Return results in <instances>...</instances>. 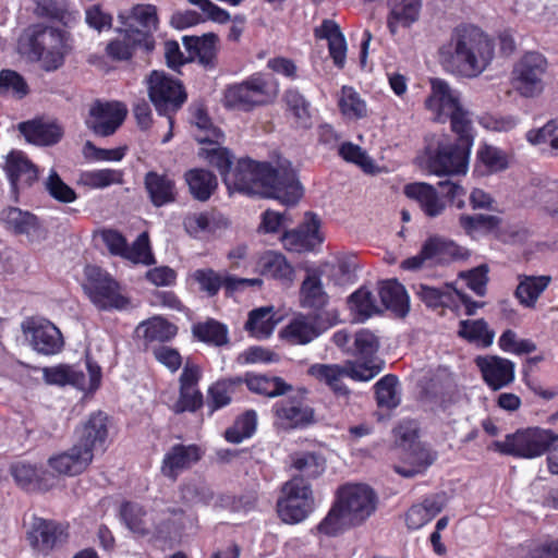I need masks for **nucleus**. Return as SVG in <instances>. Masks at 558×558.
Segmentation results:
<instances>
[{"label": "nucleus", "mask_w": 558, "mask_h": 558, "mask_svg": "<svg viewBox=\"0 0 558 558\" xmlns=\"http://www.w3.org/2000/svg\"><path fill=\"white\" fill-rule=\"evenodd\" d=\"M471 147L462 144L440 145L429 157L428 167L432 173L441 175H465L469 169Z\"/></svg>", "instance_id": "nucleus-16"}, {"label": "nucleus", "mask_w": 558, "mask_h": 558, "mask_svg": "<svg viewBox=\"0 0 558 558\" xmlns=\"http://www.w3.org/2000/svg\"><path fill=\"white\" fill-rule=\"evenodd\" d=\"M257 266L265 277L282 281L293 279V268L281 253L275 251L263 253L258 258Z\"/></svg>", "instance_id": "nucleus-42"}, {"label": "nucleus", "mask_w": 558, "mask_h": 558, "mask_svg": "<svg viewBox=\"0 0 558 558\" xmlns=\"http://www.w3.org/2000/svg\"><path fill=\"white\" fill-rule=\"evenodd\" d=\"M256 424V413L254 411H247L236 418L232 427L226 430V439L229 442L240 444L254 434Z\"/></svg>", "instance_id": "nucleus-64"}, {"label": "nucleus", "mask_w": 558, "mask_h": 558, "mask_svg": "<svg viewBox=\"0 0 558 558\" xmlns=\"http://www.w3.org/2000/svg\"><path fill=\"white\" fill-rule=\"evenodd\" d=\"M36 15L58 21L65 26L75 24L81 15L64 0H36Z\"/></svg>", "instance_id": "nucleus-38"}, {"label": "nucleus", "mask_w": 558, "mask_h": 558, "mask_svg": "<svg viewBox=\"0 0 558 558\" xmlns=\"http://www.w3.org/2000/svg\"><path fill=\"white\" fill-rule=\"evenodd\" d=\"M459 333L469 341L483 348L489 347L495 336L483 319L461 322Z\"/></svg>", "instance_id": "nucleus-62"}, {"label": "nucleus", "mask_w": 558, "mask_h": 558, "mask_svg": "<svg viewBox=\"0 0 558 558\" xmlns=\"http://www.w3.org/2000/svg\"><path fill=\"white\" fill-rule=\"evenodd\" d=\"M281 241L288 251L300 253L313 250L323 241L319 220L315 215L306 214L304 222L298 229L284 232Z\"/></svg>", "instance_id": "nucleus-23"}, {"label": "nucleus", "mask_w": 558, "mask_h": 558, "mask_svg": "<svg viewBox=\"0 0 558 558\" xmlns=\"http://www.w3.org/2000/svg\"><path fill=\"white\" fill-rule=\"evenodd\" d=\"M550 281L549 276H525L517 287L515 296L522 305L533 307Z\"/></svg>", "instance_id": "nucleus-51"}, {"label": "nucleus", "mask_w": 558, "mask_h": 558, "mask_svg": "<svg viewBox=\"0 0 558 558\" xmlns=\"http://www.w3.org/2000/svg\"><path fill=\"white\" fill-rule=\"evenodd\" d=\"M85 291L92 303L101 311L124 310L129 299L122 293L120 284L97 266L85 269Z\"/></svg>", "instance_id": "nucleus-8"}, {"label": "nucleus", "mask_w": 558, "mask_h": 558, "mask_svg": "<svg viewBox=\"0 0 558 558\" xmlns=\"http://www.w3.org/2000/svg\"><path fill=\"white\" fill-rule=\"evenodd\" d=\"M376 400L380 408L393 409L399 405L400 388L398 378L393 375H386L374 386Z\"/></svg>", "instance_id": "nucleus-60"}, {"label": "nucleus", "mask_w": 558, "mask_h": 558, "mask_svg": "<svg viewBox=\"0 0 558 558\" xmlns=\"http://www.w3.org/2000/svg\"><path fill=\"white\" fill-rule=\"evenodd\" d=\"M387 27L391 35L409 28L420 20L422 0H387Z\"/></svg>", "instance_id": "nucleus-29"}, {"label": "nucleus", "mask_w": 558, "mask_h": 558, "mask_svg": "<svg viewBox=\"0 0 558 558\" xmlns=\"http://www.w3.org/2000/svg\"><path fill=\"white\" fill-rule=\"evenodd\" d=\"M350 525H359L376 510L377 497L365 484H347L339 488L337 501Z\"/></svg>", "instance_id": "nucleus-9"}, {"label": "nucleus", "mask_w": 558, "mask_h": 558, "mask_svg": "<svg viewBox=\"0 0 558 558\" xmlns=\"http://www.w3.org/2000/svg\"><path fill=\"white\" fill-rule=\"evenodd\" d=\"M557 440L554 432L533 427L507 435L504 440L495 441L494 448L505 454L533 459L548 451Z\"/></svg>", "instance_id": "nucleus-7"}, {"label": "nucleus", "mask_w": 558, "mask_h": 558, "mask_svg": "<svg viewBox=\"0 0 558 558\" xmlns=\"http://www.w3.org/2000/svg\"><path fill=\"white\" fill-rule=\"evenodd\" d=\"M278 323L272 306H264L250 312L245 329L256 339H267Z\"/></svg>", "instance_id": "nucleus-41"}, {"label": "nucleus", "mask_w": 558, "mask_h": 558, "mask_svg": "<svg viewBox=\"0 0 558 558\" xmlns=\"http://www.w3.org/2000/svg\"><path fill=\"white\" fill-rule=\"evenodd\" d=\"M108 438V416L102 412H95L82 425L78 432V444L84 449L94 451L102 449Z\"/></svg>", "instance_id": "nucleus-31"}, {"label": "nucleus", "mask_w": 558, "mask_h": 558, "mask_svg": "<svg viewBox=\"0 0 558 558\" xmlns=\"http://www.w3.org/2000/svg\"><path fill=\"white\" fill-rule=\"evenodd\" d=\"M448 120L451 122V130L458 135V143L472 148L474 132L471 113L461 104Z\"/></svg>", "instance_id": "nucleus-61"}, {"label": "nucleus", "mask_w": 558, "mask_h": 558, "mask_svg": "<svg viewBox=\"0 0 558 558\" xmlns=\"http://www.w3.org/2000/svg\"><path fill=\"white\" fill-rule=\"evenodd\" d=\"M436 457L424 445H414L412 449L402 451L401 459L393 469L403 477L423 474L435 461Z\"/></svg>", "instance_id": "nucleus-32"}, {"label": "nucleus", "mask_w": 558, "mask_h": 558, "mask_svg": "<svg viewBox=\"0 0 558 558\" xmlns=\"http://www.w3.org/2000/svg\"><path fill=\"white\" fill-rule=\"evenodd\" d=\"M445 495L426 497L422 502L413 505L405 513V523L411 530H418L433 520L445 507Z\"/></svg>", "instance_id": "nucleus-35"}, {"label": "nucleus", "mask_w": 558, "mask_h": 558, "mask_svg": "<svg viewBox=\"0 0 558 558\" xmlns=\"http://www.w3.org/2000/svg\"><path fill=\"white\" fill-rule=\"evenodd\" d=\"M547 70L546 57L536 51H529L514 63L511 86L521 97L537 98L545 90Z\"/></svg>", "instance_id": "nucleus-6"}, {"label": "nucleus", "mask_w": 558, "mask_h": 558, "mask_svg": "<svg viewBox=\"0 0 558 558\" xmlns=\"http://www.w3.org/2000/svg\"><path fill=\"white\" fill-rule=\"evenodd\" d=\"M189 2L198 7L202 14L192 10L174 13L171 17V24L175 28H186L206 20L221 24L227 23L230 20L228 11L221 9L210 0H189Z\"/></svg>", "instance_id": "nucleus-24"}, {"label": "nucleus", "mask_w": 558, "mask_h": 558, "mask_svg": "<svg viewBox=\"0 0 558 558\" xmlns=\"http://www.w3.org/2000/svg\"><path fill=\"white\" fill-rule=\"evenodd\" d=\"M308 374L317 380L328 385L336 393L345 395L348 389L342 383L345 376L344 364H314L308 368Z\"/></svg>", "instance_id": "nucleus-52"}, {"label": "nucleus", "mask_w": 558, "mask_h": 558, "mask_svg": "<svg viewBox=\"0 0 558 558\" xmlns=\"http://www.w3.org/2000/svg\"><path fill=\"white\" fill-rule=\"evenodd\" d=\"M315 509L312 486L299 476L286 482L277 501V512L282 522L298 524L303 522Z\"/></svg>", "instance_id": "nucleus-5"}, {"label": "nucleus", "mask_w": 558, "mask_h": 558, "mask_svg": "<svg viewBox=\"0 0 558 558\" xmlns=\"http://www.w3.org/2000/svg\"><path fill=\"white\" fill-rule=\"evenodd\" d=\"M4 170L15 194L38 180L37 167L20 150H13L7 156Z\"/></svg>", "instance_id": "nucleus-25"}, {"label": "nucleus", "mask_w": 558, "mask_h": 558, "mask_svg": "<svg viewBox=\"0 0 558 558\" xmlns=\"http://www.w3.org/2000/svg\"><path fill=\"white\" fill-rule=\"evenodd\" d=\"M19 130L28 143L38 146L53 145L63 135V131L58 124L38 121L22 122Z\"/></svg>", "instance_id": "nucleus-37"}, {"label": "nucleus", "mask_w": 558, "mask_h": 558, "mask_svg": "<svg viewBox=\"0 0 558 558\" xmlns=\"http://www.w3.org/2000/svg\"><path fill=\"white\" fill-rule=\"evenodd\" d=\"M144 186L148 198L156 207L177 201L178 190L174 179L166 172L148 171L144 178Z\"/></svg>", "instance_id": "nucleus-30"}, {"label": "nucleus", "mask_w": 558, "mask_h": 558, "mask_svg": "<svg viewBox=\"0 0 558 558\" xmlns=\"http://www.w3.org/2000/svg\"><path fill=\"white\" fill-rule=\"evenodd\" d=\"M122 182L123 172L117 169L86 170L78 177V183L89 189H106Z\"/></svg>", "instance_id": "nucleus-56"}, {"label": "nucleus", "mask_w": 558, "mask_h": 558, "mask_svg": "<svg viewBox=\"0 0 558 558\" xmlns=\"http://www.w3.org/2000/svg\"><path fill=\"white\" fill-rule=\"evenodd\" d=\"M404 194L415 201L422 211L429 218L440 216L446 209L445 201L436 189L427 183H411L404 186Z\"/></svg>", "instance_id": "nucleus-33"}, {"label": "nucleus", "mask_w": 558, "mask_h": 558, "mask_svg": "<svg viewBox=\"0 0 558 558\" xmlns=\"http://www.w3.org/2000/svg\"><path fill=\"white\" fill-rule=\"evenodd\" d=\"M218 38L215 34H206L203 37L185 39V47L189 50L191 61H198L201 64L210 65L216 57V45Z\"/></svg>", "instance_id": "nucleus-49"}, {"label": "nucleus", "mask_w": 558, "mask_h": 558, "mask_svg": "<svg viewBox=\"0 0 558 558\" xmlns=\"http://www.w3.org/2000/svg\"><path fill=\"white\" fill-rule=\"evenodd\" d=\"M202 454L201 448L196 445H174L165 453L160 472L165 477L175 481L182 472L198 462Z\"/></svg>", "instance_id": "nucleus-20"}, {"label": "nucleus", "mask_w": 558, "mask_h": 558, "mask_svg": "<svg viewBox=\"0 0 558 558\" xmlns=\"http://www.w3.org/2000/svg\"><path fill=\"white\" fill-rule=\"evenodd\" d=\"M10 473L15 483L24 489H47L48 485L44 483L41 472L28 462L19 461L11 465Z\"/></svg>", "instance_id": "nucleus-55"}, {"label": "nucleus", "mask_w": 558, "mask_h": 558, "mask_svg": "<svg viewBox=\"0 0 558 558\" xmlns=\"http://www.w3.org/2000/svg\"><path fill=\"white\" fill-rule=\"evenodd\" d=\"M137 48L151 50L154 48L153 37L148 36L147 32L122 26L118 29V37L108 43L106 52L114 60H128Z\"/></svg>", "instance_id": "nucleus-19"}, {"label": "nucleus", "mask_w": 558, "mask_h": 558, "mask_svg": "<svg viewBox=\"0 0 558 558\" xmlns=\"http://www.w3.org/2000/svg\"><path fill=\"white\" fill-rule=\"evenodd\" d=\"M338 105L341 113L349 119H361L367 113L366 102L361 95L350 86H343L339 95Z\"/></svg>", "instance_id": "nucleus-59"}, {"label": "nucleus", "mask_w": 558, "mask_h": 558, "mask_svg": "<svg viewBox=\"0 0 558 558\" xmlns=\"http://www.w3.org/2000/svg\"><path fill=\"white\" fill-rule=\"evenodd\" d=\"M348 305L357 322H365L380 313L375 295L365 287L360 288L350 295Z\"/></svg>", "instance_id": "nucleus-48"}, {"label": "nucleus", "mask_w": 558, "mask_h": 558, "mask_svg": "<svg viewBox=\"0 0 558 558\" xmlns=\"http://www.w3.org/2000/svg\"><path fill=\"white\" fill-rule=\"evenodd\" d=\"M147 341H168L177 335V327L161 317L141 323L136 329Z\"/></svg>", "instance_id": "nucleus-58"}, {"label": "nucleus", "mask_w": 558, "mask_h": 558, "mask_svg": "<svg viewBox=\"0 0 558 558\" xmlns=\"http://www.w3.org/2000/svg\"><path fill=\"white\" fill-rule=\"evenodd\" d=\"M87 374L74 366L59 365L43 368V376L50 385H72L85 392L96 391L101 381V368L96 363L87 360Z\"/></svg>", "instance_id": "nucleus-12"}, {"label": "nucleus", "mask_w": 558, "mask_h": 558, "mask_svg": "<svg viewBox=\"0 0 558 558\" xmlns=\"http://www.w3.org/2000/svg\"><path fill=\"white\" fill-rule=\"evenodd\" d=\"M413 290L416 296L428 307H458L461 304L468 315H473L483 305L482 303L472 302L459 287L452 283L435 287L418 282L413 286Z\"/></svg>", "instance_id": "nucleus-13"}, {"label": "nucleus", "mask_w": 558, "mask_h": 558, "mask_svg": "<svg viewBox=\"0 0 558 558\" xmlns=\"http://www.w3.org/2000/svg\"><path fill=\"white\" fill-rule=\"evenodd\" d=\"M226 185L230 191L276 198L286 205L296 204L303 195L295 171L288 161L274 169L265 162L240 159L232 172L226 174Z\"/></svg>", "instance_id": "nucleus-1"}, {"label": "nucleus", "mask_w": 558, "mask_h": 558, "mask_svg": "<svg viewBox=\"0 0 558 558\" xmlns=\"http://www.w3.org/2000/svg\"><path fill=\"white\" fill-rule=\"evenodd\" d=\"M221 141L222 140H217L216 142L204 143V146L198 151V156L209 165L216 167L226 182V174L233 170L231 169L232 156L227 148L220 145Z\"/></svg>", "instance_id": "nucleus-53"}, {"label": "nucleus", "mask_w": 558, "mask_h": 558, "mask_svg": "<svg viewBox=\"0 0 558 558\" xmlns=\"http://www.w3.org/2000/svg\"><path fill=\"white\" fill-rule=\"evenodd\" d=\"M21 53L38 61L45 71L59 69L71 50L69 33L44 25L27 27L19 40Z\"/></svg>", "instance_id": "nucleus-3"}, {"label": "nucleus", "mask_w": 558, "mask_h": 558, "mask_svg": "<svg viewBox=\"0 0 558 558\" xmlns=\"http://www.w3.org/2000/svg\"><path fill=\"white\" fill-rule=\"evenodd\" d=\"M128 113L126 107L119 101H96L90 106L87 126L94 133L108 136L123 123Z\"/></svg>", "instance_id": "nucleus-17"}, {"label": "nucleus", "mask_w": 558, "mask_h": 558, "mask_svg": "<svg viewBox=\"0 0 558 558\" xmlns=\"http://www.w3.org/2000/svg\"><path fill=\"white\" fill-rule=\"evenodd\" d=\"M244 381L247 388L255 393L269 398L282 396L292 391V386L280 377H268L265 375L246 374Z\"/></svg>", "instance_id": "nucleus-46"}, {"label": "nucleus", "mask_w": 558, "mask_h": 558, "mask_svg": "<svg viewBox=\"0 0 558 558\" xmlns=\"http://www.w3.org/2000/svg\"><path fill=\"white\" fill-rule=\"evenodd\" d=\"M181 499L189 505H207L211 501L214 493L202 480H191L180 488Z\"/></svg>", "instance_id": "nucleus-63"}, {"label": "nucleus", "mask_w": 558, "mask_h": 558, "mask_svg": "<svg viewBox=\"0 0 558 558\" xmlns=\"http://www.w3.org/2000/svg\"><path fill=\"white\" fill-rule=\"evenodd\" d=\"M508 167V159L499 148L484 144L480 146L476 154L475 172L478 175H488L505 170Z\"/></svg>", "instance_id": "nucleus-45"}, {"label": "nucleus", "mask_w": 558, "mask_h": 558, "mask_svg": "<svg viewBox=\"0 0 558 558\" xmlns=\"http://www.w3.org/2000/svg\"><path fill=\"white\" fill-rule=\"evenodd\" d=\"M191 124L193 135L199 144L223 140L221 131L213 124L207 112L199 105L191 107Z\"/></svg>", "instance_id": "nucleus-47"}, {"label": "nucleus", "mask_w": 558, "mask_h": 558, "mask_svg": "<svg viewBox=\"0 0 558 558\" xmlns=\"http://www.w3.org/2000/svg\"><path fill=\"white\" fill-rule=\"evenodd\" d=\"M156 507L146 512L140 505L125 502L121 506L120 515L130 531L140 535L161 534L169 531V526L157 524Z\"/></svg>", "instance_id": "nucleus-22"}, {"label": "nucleus", "mask_w": 558, "mask_h": 558, "mask_svg": "<svg viewBox=\"0 0 558 558\" xmlns=\"http://www.w3.org/2000/svg\"><path fill=\"white\" fill-rule=\"evenodd\" d=\"M475 364L484 381L493 390L507 387L514 380V363L508 359L496 355L477 356Z\"/></svg>", "instance_id": "nucleus-21"}, {"label": "nucleus", "mask_w": 558, "mask_h": 558, "mask_svg": "<svg viewBox=\"0 0 558 558\" xmlns=\"http://www.w3.org/2000/svg\"><path fill=\"white\" fill-rule=\"evenodd\" d=\"M291 469L304 480L320 476L326 469V460L319 453L313 451H299L290 456Z\"/></svg>", "instance_id": "nucleus-43"}, {"label": "nucleus", "mask_w": 558, "mask_h": 558, "mask_svg": "<svg viewBox=\"0 0 558 558\" xmlns=\"http://www.w3.org/2000/svg\"><path fill=\"white\" fill-rule=\"evenodd\" d=\"M94 454L75 444L69 450L51 456L48 466L59 475L74 476L84 472L92 463Z\"/></svg>", "instance_id": "nucleus-26"}, {"label": "nucleus", "mask_w": 558, "mask_h": 558, "mask_svg": "<svg viewBox=\"0 0 558 558\" xmlns=\"http://www.w3.org/2000/svg\"><path fill=\"white\" fill-rule=\"evenodd\" d=\"M383 305L399 316L409 312V296L404 287L397 280L384 281L379 289Z\"/></svg>", "instance_id": "nucleus-44"}, {"label": "nucleus", "mask_w": 558, "mask_h": 558, "mask_svg": "<svg viewBox=\"0 0 558 558\" xmlns=\"http://www.w3.org/2000/svg\"><path fill=\"white\" fill-rule=\"evenodd\" d=\"M315 36L328 41L329 54L338 68H343L347 59V41L338 24L325 20L315 28Z\"/></svg>", "instance_id": "nucleus-36"}, {"label": "nucleus", "mask_w": 558, "mask_h": 558, "mask_svg": "<svg viewBox=\"0 0 558 558\" xmlns=\"http://www.w3.org/2000/svg\"><path fill=\"white\" fill-rule=\"evenodd\" d=\"M493 41L472 25L456 27L447 43L439 47L441 64L450 72L466 78L480 76L492 63Z\"/></svg>", "instance_id": "nucleus-2"}, {"label": "nucleus", "mask_w": 558, "mask_h": 558, "mask_svg": "<svg viewBox=\"0 0 558 558\" xmlns=\"http://www.w3.org/2000/svg\"><path fill=\"white\" fill-rule=\"evenodd\" d=\"M149 98L157 111L168 117L170 129L173 119L169 114L177 111L186 100V94L179 81L168 76L165 72L154 71L147 80Z\"/></svg>", "instance_id": "nucleus-10"}, {"label": "nucleus", "mask_w": 558, "mask_h": 558, "mask_svg": "<svg viewBox=\"0 0 558 558\" xmlns=\"http://www.w3.org/2000/svg\"><path fill=\"white\" fill-rule=\"evenodd\" d=\"M384 367L378 357L361 359L344 362L345 376L355 381H369L376 377Z\"/></svg>", "instance_id": "nucleus-54"}, {"label": "nucleus", "mask_w": 558, "mask_h": 558, "mask_svg": "<svg viewBox=\"0 0 558 558\" xmlns=\"http://www.w3.org/2000/svg\"><path fill=\"white\" fill-rule=\"evenodd\" d=\"M316 314H299L280 331V337L294 345H304L316 339L323 328Z\"/></svg>", "instance_id": "nucleus-27"}, {"label": "nucleus", "mask_w": 558, "mask_h": 558, "mask_svg": "<svg viewBox=\"0 0 558 558\" xmlns=\"http://www.w3.org/2000/svg\"><path fill=\"white\" fill-rule=\"evenodd\" d=\"M465 252L453 241L439 235L429 236L422 245L421 251L401 264L407 270H418L425 265L449 263L465 257Z\"/></svg>", "instance_id": "nucleus-11"}, {"label": "nucleus", "mask_w": 558, "mask_h": 558, "mask_svg": "<svg viewBox=\"0 0 558 558\" xmlns=\"http://www.w3.org/2000/svg\"><path fill=\"white\" fill-rule=\"evenodd\" d=\"M184 181L193 198L206 202L210 198L218 182L216 175L202 168H194L184 173Z\"/></svg>", "instance_id": "nucleus-39"}, {"label": "nucleus", "mask_w": 558, "mask_h": 558, "mask_svg": "<svg viewBox=\"0 0 558 558\" xmlns=\"http://www.w3.org/2000/svg\"><path fill=\"white\" fill-rule=\"evenodd\" d=\"M291 395L275 403L272 410L277 423L284 428H296L313 422L314 411L305 403V388L289 391Z\"/></svg>", "instance_id": "nucleus-15"}, {"label": "nucleus", "mask_w": 558, "mask_h": 558, "mask_svg": "<svg viewBox=\"0 0 558 558\" xmlns=\"http://www.w3.org/2000/svg\"><path fill=\"white\" fill-rule=\"evenodd\" d=\"M460 93L453 89L442 78L430 80V94L425 100V107L436 122L448 121L453 110L461 105Z\"/></svg>", "instance_id": "nucleus-18"}, {"label": "nucleus", "mask_w": 558, "mask_h": 558, "mask_svg": "<svg viewBox=\"0 0 558 558\" xmlns=\"http://www.w3.org/2000/svg\"><path fill=\"white\" fill-rule=\"evenodd\" d=\"M277 93V87L268 75L255 73L241 83L228 86L223 95V105L229 109L250 111L272 101Z\"/></svg>", "instance_id": "nucleus-4"}, {"label": "nucleus", "mask_w": 558, "mask_h": 558, "mask_svg": "<svg viewBox=\"0 0 558 558\" xmlns=\"http://www.w3.org/2000/svg\"><path fill=\"white\" fill-rule=\"evenodd\" d=\"M1 219L7 229L15 234H24L32 242L46 239V231L36 216L17 207H9L2 211Z\"/></svg>", "instance_id": "nucleus-28"}, {"label": "nucleus", "mask_w": 558, "mask_h": 558, "mask_svg": "<svg viewBox=\"0 0 558 558\" xmlns=\"http://www.w3.org/2000/svg\"><path fill=\"white\" fill-rule=\"evenodd\" d=\"M28 535L39 550H49L63 541L64 530L51 521L36 519Z\"/></svg>", "instance_id": "nucleus-40"}, {"label": "nucleus", "mask_w": 558, "mask_h": 558, "mask_svg": "<svg viewBox=\"0 0 558 558\" xmlns=\"http://www.w3.org/2000/svg\"><path fill=\"white\" fill-rule=\"evenodd\" d=\"M301 305L307 308L320 310L328 303L322 281L315 276H308L301 287Z\"/></svg>", "instance_id": "nucleus-57"}, {"label": "nucleus", "mask_w": 558, "mask_h": 558, "mask_svg": "<svg viewBox=\"0 0 558 558\" xmlns=\"http://www.w3.org/2000/svg\"><path fill=\"white\" fill-rule=\"evenodd\" d=\"M195 523V515L186 513L181 508L158 507L157 509V524L169 526L168 532L157 534L158 536H166L173 532L193 527Z\"/></svg>", "instance_id": "nucleus-50"}, {"label": "nucleus", "mask_w": 558, "mask_h": 558, "mask_svg": "<svg viewBox=\"0 0 558 558\" xmlns=\"http://www.w3.org/2000/svg\"><path fill=\"white\" fill-rule=\"evenodd\" d=\"M22 331L32 348L44 355L59 353L64 344L59 328L48 319L32 317L23 322Z\"/></svg>", "instance_id": "nucleus-14"}, {"label": "nucleus", "mask_w": 558, "mask_h": 558, "mask_svg": "<svg viewBox=\"0 0 558 558\" xmlns=\"http://www.w3.org/2000/svg\"><path fill=\"white\" fill-rule=\"evenodd\" d=\"M118 20L123 27L147 32L150 37L158 26L157 9L153 4L134 5L130 11L120 12Z\"/></svg>", "instance_id": "nucleus-34"}]
</instances>
